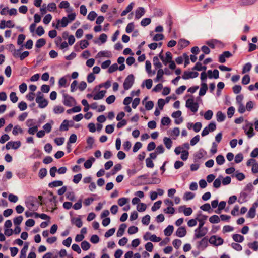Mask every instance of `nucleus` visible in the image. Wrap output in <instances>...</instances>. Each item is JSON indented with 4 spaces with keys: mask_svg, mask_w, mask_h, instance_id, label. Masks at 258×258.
I'll return each instance as SVG.
<instances>
[{
    "mask_svg": "<svg viewBox=\"0 0 258 258\" xmlns=\"http://www.w3.org/2000/svg\"><path fill=\"white\" fill-rule=\"evenodd\" d=\"M209 243L214 247H218L224 243V240L218 235H212L208 239Z\"/></svg>",
    "mask_w": 258,
    "mask_h": 258,
    "instance_id": "obj_1",
    "label": "nucleus"
},
{
    "mask_svg": "<svg viewBox=\"0 0 258 258\" xmlns=\"http://www.w3.org/2000/svg\"><path fill=\"white\" fill-rule=\"evenodd\" d=\"M208 232V228L207 227L196 228L194 231V235L193 239H200L202 237H206L205 235Z\"/></svg>",
    "mask_w": 258,
    "mask_h": 258,
    "instance_id": "obj_2",
    "label": "nucleus"
},
{
    "mask_svg": "<svg viewBox=\"0 0 258 258\" xmlns=\"http://www.w3.org/2000/svg\"><path fill=\"white\" fill-rule=\"evenodd\" d=\"M208 238L206 236L196 243V247L200 251H204L208 246Z\"/></svg>",
    "mask_w": 258,
    "mask_h": 258,
    "instance_id": "obj_3",
    "label": "nucleus"
},
{
    "mask_svg": "<svg viewBox=\"0 0 258 258\" xmlns=\"http://www.w3.org/2000/svg\"><path fill=\"white\" fill-rule=\"evenodd\" d=\"M185 106L194 113L198 111L199 108L198 103L195 102L193 98H189L186 100Z\"/></svg>",
    "mask_w": 258,
    "mask_h": 258,
    "instance_id": "obj_4",
    "label": "nucleus"
},
{
    "mask_svg": "<svg viewBox=\"0 0 258 258\" xmlns=\"http://www.w3.org/2000/svg\"><path fill=\"white\" fill-rule=\"evenodd\" d=\"M243 128L248 138H251L255 135L252 123L248 122L244 126H243Z\"/></svg>",
    "mask_w": 258,
    "mask_h": 258,
    "instance_id": "obj_5",
    "label": "nucleus"
},
{
    "mask_svg": "<svg viewBox=\"0 0 258 258\" xmlns=\"http://www.w3.org/2000/svg\"><path fill=\"white\" fill-rule=\"evenodd\" d=\"M64 100L63 103L67 106H72L75 105L76 102L75 99L67 94H63Z\"/></svg>",
    "mask_w": 258,
    "mask_h": 258,
    "instance_id": "obj_6",
    "label": "nucleus"
},
{
    "mask_svg": "<svg viewBox=\"0 0 258 258\" xmlns=\"http://www.w3.org/2000/svg\"><path fill=\"white\" fill-rule=\"evenodd\" d=\"M36 102L39 104L40 108H44L48 104V101L44 98L43 95H38L36 98Z\"/></svg>",
    "mask_w": 258,
    "mask_h": 258,
    "instance_id": "obj_7",
    "label": "nucleus"
},
{
    "mask_svg": "<svg viewBox=\"0 0 258 258\" xmlns=\"http://www.w3.org/2000/svg\"><path fill=\"white\" fill-rule=\"evenodd\" d=\"M232 56L231 53L228 51H224L219 56L218 61L221 63L226 61V58H229Z\"/></svg>",
    "mask_w": 258,
    "mask_h": 258,
    "instance_id": "obj_8",
    "label": "nucleus"
},
{
    "mask_svg": "<svg viewBox=\"0 0 258 258\" xmlns=\"http://www.w3.org/2000/svg\"><path fill=\"white\" fill-rule=\"evenodd\" d=\"M199 73L197 72H188L185 71L182 78L184 80L189 79L190 78H194L198 77Z\"/></svg>",
    "mask_w": 258,
    "mask_h": 258,
    "instance_id": "obj_9",
    "label": "nucleus"
},
{
    "mask_svg": "<svg viewBox=\"0 0 258 258\" xmlns=\"http://www.w3.org/2000/svg\"><path fill=\"white\" fill-rule=\"evenodd\" d=\"M21 145V143L20 141L17 142H13L10 141L7 143L6 145V148L7 150H9L11 148H13L14 149H18Z\"/></svg>",
    "mask_w": 258,
    "mask_h": 258,
    "instance_id": "obj_10",
    "label": "nucleus"
},
{
    "mask_svg": "<svg viewBox=\"0 0 258 258\" xmlns=\"http://www.w3.org/2000/svg\"><path fill=\"white\" fill-rule=\"evenodd\" d=\"M186 233L185 227H180L176 231V235L179 237H183L186 235Z\"/></svg>",
    "mask_w": 258,
    "mask_h": 258,
    "instance_id": "obj_11",
    "label": "nucleus"
},
{
    "mask_svg": "<svg viewBox=\"0 0 258 258\" xmlns=\"http://www.w3.org/2000/svg\"><path fill=\"white\" fill-rule=\"evenodd\" d=\"M145 13V10L143 7H139L135 11V19H139L143 16Z\"/></svg>",
    "mask_w": 258,
    "mask_h": 258,
    "instance_id": "obj_12",
    "label": "nucleus"
},
{
    "mask_svg": "<svg viewBox=\"0 0 258 258\" xmlns=\"http://www.w3.org/2000/svg\"><path fill=\"white\" fill-rule=\"evenodd\" d=\"M172 53L168 51L166 53V57L164 58L163 60V63L164 65L166 66L168 63L170 62L172 60Z\"/></svg>",
    "mask_w": 258,
    "mask_h": 258,
    "instance_id": "obj_13",
    "label": "nucleus"
},
{
    "mask_svg": "<svg viewBox=\"0 0 258 258\" xmlns=\"http://www.w3.org/2000/svg\"><path fill=\"white\" fill-rule=\"evenodd\" d=\"M143 238L145 241L150 240V241L154 242H158L161 240L160 237H157L155 234L151 235L149 238H147L146 236H144Z\"/></svg>",
    "mask_w": 258,
    "mask_h": 258,
    "instance_id": "obj_14",
    "label": "nucleus"
},
{
    "mask_svg": "<svg viewBox=\"0 0 258 258\" xmlns=\"http://www.w3.org/2000/svg\"><path fill=\"white\" fill-rule=\"evenodd\" d=\"M173 23V22L172 21V18L171 16L168 15L166 20V24L168 29L169 33H170L172 30Z\"/></svg>",
    "mask_w": 258,
    "mask_h": 258,
    "instance_id": "obj_15",
    "label": "nucleus"
},
{
    "mask_svg": "<svg viewBox=\"0 0 258 258\" xmlns=\"http://www.w3.org/2000/svg\"><path fill=\"white\" fill-rule=\"evenodd\" d=\"M232 237L233 240L236 242L241 243L244 240V236L238 234H233Z\"/></svg>",
    "mask_w": 258,
    "mask_h": 258,
    "instance_id": "obj_16",
    "label": "nucleus"
},
{
    "mask_svg": "<svg viewBox=\"0 0 258 258\" xmlns=\"http://www.w3.org/2000/svg\"><path fill=\"white\" fill-rule=\"evenodd\" d=\"M181 209H183V212L185 216H188L191 215L192 213V209L190 207L187 208L185 206H181L180 207V210Z\"/></svg>",
    "mask_w": 258,
    "mask_h": 258,
    "instance_id": "obj_17",
    "label": "nucleus"
},
{
    "mask_svg": "<svg viewBox=\"0 0 258 258\" xmlns=\"http://www.w3.org/2000/svg\"><path fill=\"white\" fill-rule=\"evenodd\" d=\"M174 230V227L172 225H168L164 230L165 235L167 236H170Z\"/></svg>",
    "mask_w": 258,
    "mask_h": 258,
    "instance_id": "obj_18",
    "label": "nucleus"
},
{
    "mask_svg": "<svg viewBox=\"0 0 258 258\" xmlns=\"http://www.w3.org/2000/svg\"><path fill=\"white\" fill-rule=\"evenodd\" d=\"M257 0H240V5L241 6H249L254 4Z\"/></svg>",
    "mask_w": 258,
    "mask_h": 258,
    "instance_id": "obj_19",
    "label": "nucleus"
},
{
    "mask_svg": "<svg viewBox=\"0 0 258 258\" xmlns=\"http://www.w3.org/2000/svg\"><path fill=\"white\" fill-rule=\"evenodd\" d=\"M208 89V87L207 84L205 83H202L201 84V87L200 88V91H199V95L202 96H204Z\"/></svg>",
    "mask_w": 258,
    "mask_h": 258,
    "instance_id": "obj_20",
    "label": "nucleus"
},
{
    "mask_svg": "<svg viewBox=\"0 0 258 258\" xmlns=\"http://www.w3.org/2000/svg\"><path fill=\"white\" fill-rule=\"evenodd\" d=\"M163 142L168 149H170L171 148L173 142L170 138L164 137L163 139Z\"/></svg>",
    "mask_w": 258,
    "mask_h": 258,
    "instance_id": "obj_21",
    "label": "nucleus"
},
{
    "mask_svg": "<svg viewBox=\"0 0 258 258\" xmlns=\"http://www.w3.org/2000/svg\"><path fill=\"white\" fill-rule=\"evenodd\" d=\"M204 152L205 151L203 149L199 150V151L195 155V160L198 161L202 159L204 156Z\"/></svg>",
    "mask_w": 258,
    "mask_h": 258,
    "instance_id": "obj_22",
    "label": "nucleus"
},
{
    "mask_svg": "<svg viewBox=\"0 0 258 258\" xmlns=\"http://www.w3.org/2000/svg\"><path fill=\"white\" fill-rule=\"evenodd\" d=\"M248 247L254 251H258V241H255L253 242H249L247 244Z\"/></svg>",
    "mask_w": 258,
    "mask_h": 258,
    "instance_id": "obj_23",
    "label": "nucleus"
},
{
    "mask_svg": "<svg viewBox=\"0 0 258 258\" xmlns=\"http://www.w3.org/2000/svg\"><path fill=\"white\" fill-rule=\"evenodd\" d=\"M28 249V244L27 243H25L23 248L21 249L20 252V258H26V253Z\"/></svg>",
    "mask_w": 258,
    "mask_h": 258,
    "instance_id": "obj_24",
    "label": "nucleus"
},
{
    "mask_svg": "<svg viewBox=\"0 0 258 258\" xmlns=\"http://www.w3.org/2000/svg\"><path fill=\"white\" fill-rule=\"evenodd\" d=\"M72 222L78 228H80L82 226V222L80 218H73L72 220Z\"/></svg>",
    "mask_w": 258,
    "mask_h": 258,
    "instance_id": "obj_25",
    "label": "nucleus"
},
{
    "mask_svg": "<svg viewBox=\"0 0 258 258\" xmlns=\"http://www.w3.org/2000/svg\"><path fill=\"white\" fill-rule=\"evenodd\" d=\"M126 228V225L125 224H122L121 225H120L117 232V236L118 237H121V236H122Z\"/></svg>",
    "mask_w": 258,
    "mask_h": 258,
    "instance_id": "obj_26",
    "label": "nucleus"
},
{
    "mask_svg": "<svg viewBox=\"0 0 258 258\" xmlns=\"http://www.w3.org/2000/svg\"><path fill=\"white\" fill-rule=\"evenodd\" d=\"M216 118L218 122H221L224 121L226 116L221 111H218L216 114Z\"/></svg>",
    "mask_w": 258,
    "mask_h": 258,
    "instance_id": "obj_27",
    "label": "nucleus"
},
{
    "mask_svg": "<svg viewBox=\"0 0 258 258\" xmlns=\"http://www.w3.org/2000/svg\"><path fill=\"white\" fill-rule=\"evenodd\" d=\"M106 93L105 90H102L98 92L96 94L94 95L93 96V99L94 100H98L103 98Z\"/></svg>",
    "mask_w": 258,
    "mask_h": 258,
    "instance_id": "obj_28",
    "label": "nucleus"
},
{
    "mask_svg": "<svg viewBox=\"0 0 258 258\" xmlns=\"http://www.w3.org/2000/svg\"><path fill=\"white\" fill-rule=\"evenodd\" d=\"M207 216L205 215H202L201 218L197 219L199 222L198 227L199 228H204V225L205 224V221L207 219Z\"/></svg>",
    "mask_w": 258,
    "mask_h": 258,
    "instance_id": "obj_29",
    "label": "nucleus"
},
{
    "mask_svg": "<svg viewBox=\"0 0 258 258\" xmlns=\"http://www.w3.org/2000/svg\"><path fill=\"white\" fill-rule=\"evenodd\" d=\"M95 161V159L93 157L90 158L89 159L86 161L84 164V166L85 168L89 169L92 166L93 162Z\"/></svg>",
    "mask_w": 258,
    "mask_h": 258,
    "instance_id": "obj_30",
    "label": "nucleus"
},
{
    "mask_svg": "<svg viewBox=\"0 0 258 258\" xmlns=\"http://www.w3.org/2000/svg\"><path fill=\"white\" fill-rule=\"evenodd\" d=\"M209 221L212 224L218 223L220 221V219L218 216L214 215L209 218Z\"/></svg>",
    "mask_w": 258,
    "mask_h": 258,
    "instance_id": "obj_31",
    "label": "nucleus"
},
{
    "mask_svg": "<svg viewBox=\"0 0 258 258\" xmlns=\"http://www.w3.org/2000/svg\"><path fill=\"white\" fill-rule=\"evenodd\" d=\"M153 64L155 67L157 69H161L162 67L161 63L160 62V60L158 57V56H155L153 58Z\"/></svg>",
    "mask_w": 258,
    "mask_h": 258,
    "instance_id": "obj_32",
    "label": "nucleus"
},
{
    "mask_svg": "<svg viewBox=\"0 0 258 258\" xmlns=\"http://www.w3.org/2000/svg\"><path fill=\"white\" fill-rule=\"evenodd\" d=\"M46 44V40L44 38H40L38 39L36 43V47L38 48H40Z\"/></svg>",
    "mask_w": 258,
    "mask_h": 258,
    "instance_id": "obj_33",
    "label": "nucleus"
},
{
    "mask_svg": "<svg viewBox=\"0 0 258 258\" xmlns=\"http://www.w3.org/2000/svg\"><path fill=\"white\" fill-rule=\"evenodd\" d=\"M216 161L218 165H221L224 163L225 160L223 155H219L216 158Z\"/></svg>",
    "mask_w": 258,
    "mask_h": 258,
    "instance_id": "obj_34",
    "label": "nucleus"
},
{
    "mask_svg": "<svg viewBox=\"0 0 258 258\" xmlns=\"http://www.w3.org/2000/svg\"><path fill=\"white\" fill-rule=\"evenodd\" d=\"M69 129V121L67 120H63V122L60 126L61 131H66Z\"/></svg>",
    "mask_w": 258,
    "mask_h": 258,
    "instance_id": "obj_35",
    "label": "nucleus"
},
{
    "mask_svg": "<svg viewBox=\"0 0 258 258\" xmlns=\"http://www.w3.org/2000/svg\"><path fill=\"white\" fill-rule=\"evenodd\" d=\"M213 115V113L212 111L211 110H208L204 113V117L206 120H209L212 118Z\"/></svg>",
    "mask_w": 258,
    "mask_h": 258,
    "instance_id": "obj_36",
    "label": "nucleus"
},
{
    "mask_svg": "<svg viewBox=\"0 0 258 258\" xmlns=\"http://www.w3.org/2000/svg\"><path fill=\"white\" fill-rule=\"evenodd\" d=\"M81 247L83 250L86 251L90 247V244L86 241H83L81 244Z\"/></svg>",
    "mask_w": 258,
    "mask_h": 258,
    "instance_id": "obj_37",
    "label": "nucleus"
},
{
    "mask_svg": "<svg viewBox=\"0 0 258 258\" xmlns=\"http://www.w3.org/2000/svg\"><path fill=\"white\" fill-rule=\"evenodd\" d=\"M219 42V41L215 39L207 41L206 42V44L208 45L210 48L214 49L215 48V45L217 44Z\"/></svg>",
    "mask_w": 258,
    "mask_h": 258,
    "instance_id": "obj_38",
    "label": "nucleus"
},
{
    "mask_svg": "<svg viewBox=\"0 0 258 258\" xmlns=\"http://www.w3.org/2000/svg\"><path fill=\"white\" fill-rule=\"evenodd\" d=\"M255 214H256V210H255L253 209L250 208L248 213H247L246 217L249 218H251V219L253 218L255 216Z\"/></svg>",
    "mask_w": 258,
    "mask_h": 258,
    "instance_id": "obj_39",
    "label": "nucleus"
},
{
    "mask_svg": "<svg viewBox=\"0 0 258 258\" xmlns=\"http://www.w3.org/2000/svg\"><path fill=\"white\" fill-rule=\"evenodd\" d=\"M63 185V182L62 181H55L52 182L49 184V186L50 187H54L56 186H60Z\"/></svg>",
    "mask_w": 258,
    "mask_h": 258,
    "instance_id": "obj_40",
    "label": "nucleus"
},
{
    "mask_svg": "<svg viewBox=\"0 0 258 258\" xmlns=\"http://www.w3.org/2000/svg\"><path fill=\"white\" fill-rule=\"evenodd\" d=\"M150 221V216L149 215H146L142 218V223L143 225H148Z\"/></svg>",
    "mask_w": 258,
    "mask_h": 258,
    "instance_id": "obj_41",
    "label": "nucleus"
},
{
    "mask_svg": "<svg viewBox=\"0 0 258 258\" xmlns=\"http://www.w3.org/2000/svg\"><path fill=\"white\" fill-rule=\"evenodd\" d=\"M251 67L252 65L250 62L246 63L243 67L242 71V73L244 74L246 72H249L251 70Z\"/></svg>",
    "mask_w": 258,
    "mask_h": 258,
    "instance_id": "obj_42",
    "label": "nucleus"
},
{
    "mask_svg": "<svg viewBox=\"0 0 258 258\" xmlns=\"http://www.w3.org/2000/svg\"><path fill=\"white\" fill-rule=\"evenodd\" d=\"M231 246L236 251H240L242 249V246L237 243H232Z\"/></svg>",
    "mask_w": 258,
    "mask_h": 258,
    "instance_id": "obj_43",
    "label": "nucleus"
},
{
    "mask_svg": "<svg viewBox=\"0 0 258 258\" xmlns=\"http://www.w3.org/2000/svg\"><path fill=\"white\" fill-rule=\"evenodd\" d=\"M151 20L150 18H145L142 19V20L141 22V25L145 27L149 24L151 23Z\"/></svg>",
    "mask_w": 258,
    "mask_h": 258,
    "instance_id": "obj_44",
    "label": "nucleus"
},
{
    "mask_svg": "<svg viewBox=\"0 0 258 258\" xmlns=\"http://www.w3.org/2000/svg\"><path fill=\"white\" fill-rule=\"evenodd\" d=\"M146 205L144 203H140L137 206V209L139 212L144 211L146 209Z\"/></svg>",
    "mask_w": 258,
    "mask_h": 258,
    "instance_id": "obj_45",
    "label": "nucleus"
},
{
    "mask_svg": "<svg viewBox=\"0 0 258 258\" xmlns=\"http://www.w3.org/2000/svg\"><path fill=\"white\" fill-rule=\"evenodd\" d=\"M162 202L161 201H158L156 202L153 206L151 208L152 211H156L157 210L160 208Z\"/></svg>",
    "mask_w": 258,
    "mask_h": 258,
    "instance_id": "obj_46",
    "label": "nucleus"
},
{
    "mask_svg": "<svg viewBox=\"0 0 258 258\" xmlns=\"http://www.w3.org/2000/svg\"><path fill=\"white\" fill-rule=\"evenodd\" d=\"M164 73V71L162 69H159L157 72V74L155 81L158 82L160 80V79H161L163 77Z\"/></svg>",
    "mask_w": 258,
    "mask_h": 258,
    "instance_id": "obj_47",
    "label": "nucleus"
},
{
    "mask_svg": "<svg viewBox=\"0 0 258 258\" xmlns=\"http://www.w3.org/2000/svg\"><path fill=\"white\" fill-rule=\"evenodd\" d=\"M171 122V120L168 117H164L161 119V124L163 125H168Z\"/></svg>",
    "mask_w": 258,
    "mask_h": 258,
    "instance_id": "obj_48",
    "label": "nucleus"
},
{
    "mask_svg": "<svg viewBox=\"0 0 258 258\" xmlns=\"http://www.w3.org/2000/svg\"><path fill=\"white\" fill-rule=\"evenodd\" d=\"M182 242L181 240L178 239H175L173 241V245L176 249H178L181 245Z\"/></svg>",
    "mask_w": 258,
    "mask_h": 258,
    "instance_id": "obj_49",
    "label": "nucleus"
},
{
    "mask_svg": "<svg viewBox=\"0 0 258 258\" xmlns=\"http://www.w3.org/2000/svg\"><path fill=\"white\" fill-rule=\"evenodd\" d=\"M250 76L248 75H245L242 79V83L243 85H247L250 82Z\"/></svg>",
    "mask_w": 258,
    "mask_h": 258,
    "instance_id": "obj_50",
    "label": "nucleus"
},
{
    "mask_svg": "<svg viewBox=\"0 0 258 258\" xmlns=\"http://www.w3.org/2000/svg\"><path fill=\"white\" fill-rule=\"evenodd\" d=\"M121 169V165L120 164H116L113 169L111 170V173L112 175L115 174L117 171Z\"/></svg>",
    "mask_w": 258,
    "mask_h": 258,
    "instance_id": "obj_51",
    "label": "nucleus"
},
{
    "mask_svg": "<svg viewBox=\"0 0 258 258\" xmlns=\"http://www.w3.org/2000/svg\"><path fill=\"white\" fill-rule=\"evenodd\" d=\"M202 127V123L201 122H196L193 124V129L196 133L199 132Z\"/></svg>",
    "mask_w": 258,
    "mask_h": 258,
    "instance_id": "obj_52",
    "label": "nucleus"
},
{
    "mask_svg": "<svg viewBox=\"0 0 258 258\" xmlns=\"http://www.w3.org/2000/svg\"><path fill=\"white\" fill-rule=\"evenodd\" d=\"M235 112V108L234 107L231 106L228 108L227 110V116L229 118H231L232 116L233 115Z\"/></svg>",
    "mask_w": 258,
    "mask_h": 258,
    "instance_id": "obj_53",
    "label": "nucleus"
},
{
    "mask_svg": "<svg viewBox=\"0 0 258 258\" xmlns=\"http://www.w3.org/2000/svg\"><path fill=\"white\" fill-rule=\"evenodd\" d=\"M118 67L117 63H114L111 65L108 69V72L109 73H112L117 70Z\"/></svg>",
    "mask_w": 258,
    "mask_h": 258,
    "instance_id": "obj_54",
    "label": "nucleus"
},
{
    "mask_svg": "<svg viewBox=\"0 0 258 258\" xmlns=\"http://www.w3.org/2000/svg\"><path fill=\"white\" fill-rule=\"evenodd\" d=\"M10 97L11 101L13 103L16 102L18 100V98L16 96V93L14 92H12L11 93L10 95Z\"/></svg>",
    "mask_w": 258,
    "mask_h": 258,
    "instance_id": "obj_55",
    "label": "nucleus"
},
{
    "mask_svg": "<svg viewBox=\"0 0 258 258\" xmlns=\"http://www.w3.org/2000/svg\"><path fill=\"white\" fill-rule=\"evenodd\" d=\"M181 158L183 161H186L188 157L189 152L187 150H183L181 153Z\"/></svg>",
    "mask_w": 258,
    "mask_h": 258,
    "instance_id": "obj_56",
    "label": "nucleus"
},
{
    "mask_svg": "<svg viewBox=\"0 0 258 258\" xmlns=\"http://www.w3.org/2000/svg\"><path fill=\"white\" fill-rule=\"evenodd\" d=\"M234 230V228L232 226L229 225L224 226L223 228V233H227L231 232Z\"/></svg>",
    "mask_w": 258,
    "mask_h": 258,
    "instance_id": "obj_57",
    "label": "nucleus"
},
{
    "mask_svg": "<svg viewBox=\"0 0 258 258\" xmlns=\"http://www.w3.org/2000/svg\"><path fill=\"white\" fill-rule=\"evenodd\" d=\"M142 146V144L140 142H137L135 143L133 149V151L134 152H137Z\"/></svg>",
    "mask_w": 258,
    "mask_h": 258,
    "instance_id": "obj_58",
    "label": "nucleus"
},
{
    "mask_svg": "<svg viewBox=\"0 0 258 258\" xmlns=\"http://www.w3.org/2000/svg\"><path fill=\"white\" fill-rule=\"evenodd\" d=\"M23 217L19 216L14 219V223L15 225L19 226L23 221Z\"/></svg>",
    "mask_w": 258,
    "mask_h": 258,
    "instance_id": "obj_59",
    "label": "nucleus"
},
{
    "mask_svg": "<svg viewBox=\"0 0 258 258\" xmlns=\"http://www.w3.org/2000/svg\"><path fill=\"white\" fill-rule=\"evenodd\" d=\"M243 159V155L241 153L237 154L235 157V162L236 163L241 162Z\"/></svg>",
    "mask_w": 258,
    "mask_h": 258,
    "instance_id": "obj_60",
    "label": "nucleus"
},
{
    "mask_svg": "<svg viewBox=\"0 0 258 258\" xmlns=\"http://www.w3.org/2000/svg\"><path fill=\"white\" fill-rule=\"evenodd\" d=\"M47 174V170L45 168H41L39 172V176L41 179L43 178L46 176Z\"/></svg>",
    "mask_w": 258,
    "mask_h": 258,
    "instance_id": "obj_61",
    "label": "nucleus"
},
{
    "mask_svg": "<svg viewBox=\"0 0 258 258\" xmlns=\"http://www.w3.org/2000/svg\"><path fill=\"white\" fill-rule=\"evenodd\" d=\"M199 140L200 136L199 135H197L190 140V145L191 146H194L199 141Z\"/></svg>",
    "mask_w": 258,
    "mask_h": 258,
    "instance_id": "obj_62",
    "label": "nucleus"
},
{
    "mask_svg": "<svg viewBox=\"0 0 258 258\" xmlns=\"http://www.w3.org/2000/svg\"><path fill=\"white\" fill-rule=\"evenodd\" d=\"M70 4L67 1H62L59 5V7L61 9L64 8L67 9L69 7Z\"/></svg>",
    "mask_w": 258,
    "mask_h": 258,
    "instance_id": "obj_63",
    "label": "nucleus"
},
{
    "mask_svg": "<svg viewBox=\"0 0 258 258\" xmlns=\"http://www.w3.org/2000/svg\"><path fill=\"white\" fill-rule=\"evenodd\" d=\"M97 17V14L94 11L90 12L88 15V19L91 21H93Z\"/></svg>",
    "mask_w": 258,
    "mask_h": 258,
    "instance_id": "obj_64",
    "label": "nucleus"
}]
</instances>
